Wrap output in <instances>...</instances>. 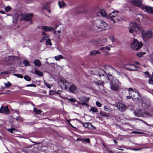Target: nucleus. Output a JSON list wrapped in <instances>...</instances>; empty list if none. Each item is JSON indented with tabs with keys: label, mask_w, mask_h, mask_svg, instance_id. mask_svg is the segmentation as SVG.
Returning a JSON list of instances; mask_svg holds the SVG:
<instances>
[{
	"label": "nucleus",
	"mask_w": 153,
	"mask_h": 153,
	"mask_svg": "<svg viewBox=\"0 0 153 153\" xmlns=\"http://www.w3.org/2000/svg\"><path fill=\"white\" fill-rule=\"evenodd\" d=\"M130 26L131 28L129 29V32L132 33L134 31L138 33H141L142 36L144 40L152 38V31L148 30L145 31L143 30L141 26L136 23L131 22L130 24Z\"/></svg>",
	"instance_id": "f257e3e1"
},
{
	"label": "nucleus",
	"mask_w": 153,
	"mask_h": 153,
	"mask_svg": "<svg viewBox=\"0 0 153 153\" xmlns=\"http://www.w3.org/2000/svg\"><path fill=\"white\" fill-rule=\"evenodd\" d=\"M33 15L32 13H28L27 14H21L20 15L18 14L15 15L13 17V22L14 23H16L18 19L19 18V16H20V19L21 20H25V21H31V19Z\"/></svg>",
	"instance_id": "f03ea898"
},
{
	"label": "nucleus",
	"mask_w": 153,
	"mask_h": 153,
	"mask_svg": "<svg viewBox=\"0 0 153 153\" xmlns=\"http://www.w3.org/2000/svg\"><path fill=\"white\" fill-rule=\"evenodd\" d=\"M102 20L101 19H97L93 21L90 26V29L99 31L100 25L102 24Z\"/></svg>",
	"instance_id": "7ed1b4c3"
},
{
	"label": "nucleus",
	"mask_w": 153,
	"mask_h": 153,
	"mask_svg": "<svg viewBox=\"0 0 153 153\" xmlns=\"http://www.w3.org/2000/svg\"><path fill=\"white\" fill-rule=\"evenodd\" d=\"M118 13L119 12L118 11H113L110 13L107 17L113 22L114 23L118 22L122 19L121 18L118 16L116 13Z\"/></svg>",
	"instance_id": "20e7f679"
},
{
	"label": "nucleus",
	"mask_w": 153,
	"mask_h": 153,
	"mask_svg": "<svg viewBox=\"0 0 153 153\" xmlns=\"http://www.w3.org/2000/svg\"><path fill=\"white\" fill-rule=\"evenodd\" d=\"M120 83L118 80H116L110 83V88L113 91H117L119 88Z\"/></svg>",
	"instance_id": "39448f33"
},
{
	"label": "nucleus",
	"mask_w": 153,
	"mask_h": 153,
	"mask_svg": "<svg viewBox=\"0 0 153 153\" xmlns=\"http://www.w3.org/2000/svg\"><path fill=\"white\" fill-rule=\"evenodd\" d=\"M142 45L141 42L134 39L131 44V48L135 50H138L142 47Z\"/></svg>",
	"instance_id": "423d86ee"
},
{
	"label": "nucleus",
	"mask_w": 153,
	"mask_h": 153,
	"mask_svg": "<svg viewBox=\"0 0 153 153\" xmlns=\"http://www.w3.org/2000/svg\"><path fill=\"white\" fill-rule=\"evenodd\" d=\"M135 115L138 117H144L146 115L149 116L151 115L150 113H148L144 110H139L134 111Z\"/></svg>",
	"instance_id": "0eeeda50"
},
{
	"label": "nucleus",
	"mask_w": 153,
	"mask_h": 153,
	"mask_svg": "<svg viewBox=\"0 0 153 153\" xmlns=\"http://www.w3.org/2000/svg\"><path fill=\"white\" fill-rule=\"evenodd\" d=\"M141 8L144 10V12L148 13H153V7H149L146 5H142L141 7Z\"/></svg>",
	"instance_id": "6e6552de"
},
{
	"label": "nucleus",
	"mask_w": 153,
	"mask_h": 153,
	"mask_svg": "<svg viewBox=\"0 0 153 153\" xmlns=\"http://www.w3.org/2000/svg\"><path fill=\"white\" fill-rule=\"evenodd\" d=\"M132 98L134 101L138 100L140 101L142 100V98L140 96V94L138 92H134L132 94Z\"/></svg>",
	"instance_id": "1a4fd4ad"
},
{
	"label": "nucleus",
	"mask_w": 153,
	"mask_h": 153,
	"mask_svg": "<svg viewBox=\"0 0 153 153\" xmlns=\"http://www.w3.org/2000/svg\"><path fill=\"white\" fill-rule=\"evenodd\" d=\"M101 23L102 24L100 25L101 26H100V27L99 28V31H104L107 30L108 28L107 24L103 20H102Z\"/></svg>",
	"instance_id": "9d476101"
},
{
	"label": "nucleus",
	"mask_w": 153,
	"mask_h": 153,
	"mask_svg": "<svg viewBox=\"0 0 153 153\" xmlns=\"http://www.w3.org/2000/svg\"><path fill=\"white\" fill-rule=\"evenodd\" d=\"M116 106L118 108L119 111H123L126 109L125 105L123 104L118 103L116 105Z\"/></svg>",
	"instance_id": "9b49d317"
},
{
	"label": "nucleus",
	"mask_w": 153,
	"mask_h": 153,
	"mask_svg": "<svg viewBox=\"0 0 153 153\" xmlns=\"http://www.w3.org/2000/svg\"><path fill=\"white\" fill-rule=\"evenodd\" d=\"M131 3L133 5L140 7L141 8L142 5H144L142 4L141 1L138 0H133L131 1Z\"/></svg>",
	"instance_id": "f8f14e48"
},
{
	"label": "nucleus",
	"mask_w": 153,
	"mask_h": 153,
	"mask_svg": "<svg viewBox=\"0 0 153 153\" xmlns=\"http://www.w3.org/2000/svg\"><path fill=\"white\" fill-rule=\"evenodd\" d=\"M0 113H5L6 114H9V111L7 106L4 107V106H2L0 108Z\"/></svg>",
	"instance_id": "ddd939ff"
},
{
	"label": "nucleus",
	"mask_w": 153,
	"mask_h": 153,
	"mask_svg": "<svg viewBox=\"0 0 153 153\" xmlns=\"http://www.w3.org/2000/svg\"><path fill=\"white\" fill-rule=\"evenodd\" d=\"M150 103V100L148 99H146L143 101L142 105L144 108H146L149 106Z\"/></svg>",
	"instance_id": "4468645a"
},
{
	"label": "nucleus",
	"mask_w": 153,
	"mask_h": 153,
	"mask_svg": "<svg viewBox=\"0 0 153 153\" xmlns=\"http://www.w3.org/2000/svg\"><path fill=\"white\" fill-rule=\"evenodd\" d=\"M128 65L131 67H134V68H126V69L128 70L129 71H135L137 69V68H138V67L137 66L133 64H129V65Z\"/></svg>",
	"instance_id": "2eb2a0df"
},
{
	"label": "nucleus",
	"mask_w": 153,
	"mask_h": 153,
	"mask_svg": "<svg viewBox=\"0 0 153 153\" xmlns=\"http://www.w3.org/2000/svg\"><path fill=\"white\" fill-rule=\"evenodd\" d=\"M42 29L45 31H50L53 30V28L51 27H48L46 26H44L42 27Z\"/></svg>",
	"instance_id": "dca6fc26"
},
{
	"label": "nucleus",
	"mask_w": 153,
	"mask_h": 153,
	"mask_svg": "<svg viewBox=\"0 0 153 153\" xmlns=\"http://www.w3.org/2000/svg\"><path fill=\"white\" fill-rule=\"evenodd\" d=\"M77 8L79 10V13H84L86 11L85 10V8L84 7L83 5H80L78 7H77Z\"/></svg>",
	"instance_id": "f3484780"
},
{
	"label": "nucleus",
	"mask_w": 153,
	"mask_h": 153,
	"mask_svg": "<svg viewBox=\"0 0 153 153\" xmlns=\"http://www.w3.org/2000/svg\"><path fill=\"white\" fill-rule=\"evenodd\" d=\"M58 4L60 8H63L66 6V4L63 1H59L58 2Z\"/></svg>",
	"instance_id": "a211bd4d"
},
{
	"label": "nucleus",
	"mask_w": 153,
	"mask_h": 153,
	"mask_svg": "<svg viewBox=\"0 0 153 153\" xmlns=\"http://www.w3.org/2000/svg\"><path fill=\"white\" fill-rule=\"evenodd\" d=\"M79 99L81 102H88L89 100V98L85 97H79Z\"/></svg>",
	"instance_id": "6ab92c4d"
},
{
	"label": "nucleus",
	"mask_w": 153,
	"mask_h": 153,
	"mask_svg": "<svg viewBox=\"0 0 153 153\" xmlns=\"http://www.w3.org/2000/svg\"><path fill=\"white\" fill-rule=\"evenodd\" d=\"M42 9L43 10H46L48 11L50 13L51 12V10L50 9V5L48 4H46L44 5L42 7Z\"/></svg>",
	"instance_id": "aec40b11"
},
{
	"label": "nucleus",
	"mask_w": 153,
	"mask_h": 153,
	"mask_svg": "<svg viewBox=\"0 0 153 153\" xmlns=\"http://www.w3.org/2000/svg\"><path fill=\"white\" fill-rule=\"evenodd\" d=\"M105 70H107L108 68H111L114 71H115L118 74H120V72L118 71L117 70L113 68L111 66H110L109 65H105Z\"/></svg>",
	"instance_id": "412c9836"
},
{
	"label": "nucleus",
	"mask_w": 153,
	"mask_h": 153,
	"mask_svg": "<svg viewBox=\"0 0 153 153\" xmlns=\"http://www.w3.org/2000/svg\"><path fill=\"white\" fill-rule=\"evenodd\" d=\"M101 52L100 51H97L96 50H94L91 51L90 52V55L91 56L96 55L97 54H100Z\"/></svg>",
	"instance_id": "4be33fe9"
},
{
	"label": "nucleus",
	"mask_w": 153,
	"mask_h": 153,
	"mask_svg": "<svg viewBox=\"0 0 153 153\" xmlns=\"http://www.w3.org/2000/svg\"><path fill=\"white\" fill-rule=\"evenodd\" d=\"M34 63L35 66L38 67H40L42 65L40 61L38 59L34 60Z\"/></svg>",
	"instance_id": "5701e85b"
},
{
	"label": "nucleus",
	"mask_w": 153,
	"mask_h": 153,
	"mask_svg": "<svg viewBox=\"0 0 153 153\" xmlns=\"http://www.w3.org/2000/svg\"><path fill=\"white\" fill-rule=\"evenodd\" d=\"M107 42V39L106 38H103L102 39H99L98 40V44H103Z\"/></svg>",
	"instance_id": "b1692460"
},
{
	"label": "nucleus",
	"mask_w": 153,
	"mask_h": 153,
	"mask_svg": "<svg viewBox=\"0 0 153 153\" xmlns=\"http://www.w3.org/2000/svg\"><path fill=\"white\" fill-rule=\"evenodd\" d=\"M98 74L100 76H104L105 74H106V72L103 70L100 69L98 70Z\"/></svg>",
	"instance_id": "393cba45"
},
{
	"label": "nucleus",
	"mask_w": 153,
	"mask_h": 153,
	"mask_svg": "<svg viewBox=\"0 0 153 153\" xmlns=\"http://www.w3.org/2000/svg\"><path fill=\"white\" fill-rule=\"evenodd\" d=\"M128 91H129V95H130V94H132L134 93V92L138 93V91L135 89H133L132 88H128Z\"/></svg>",
	"instance_id": "a878e982"
},
{
	"label": "nucleus",
	"mask_w": 153,
	"mask_h": 153,
	"mask_svg": "<svg viewBox=\"0 0 153 153\" xmlns=\"http://www.w3.org/2000/svg\"><path fill=\"white\" fill-rule=\"evenodd\" d=\"M100 13L101 15L104 17H105L107 16V13L105 10L103 9H100Z\"/></svg>",
	"instance_id": "bb28decb"
},
{
	"label": "nucleus",
	"mask_w": 153,
	"mask_h": 153,
	"mask_svg": "<svg viewBox=\"0 0 153 153\" xmlns=\"http://www.w3.org/2000/svg\"><path fill=\"white\" fill-rule=\"evenodd\" d=\"M76 89L75 86L74 85H72L69 88V90L72 93H74Z\"/></svg>",
	"instance_id": "cd10ccee"
},
{
	"label": "nucleus",
	"mask_w": 153,
	"mask_h": 153,
	"mask_svg": "<svg viewBox=\"0 0 153 153\" xmlns=\"http://www.w3.org/2000/svg\"><path fill=\"white\" fill-rule=\"evenodd\" d=\"M33 111L36 114H42V111L40 110L36 109L35 107L34 108Z\"/></svg>",
	"instance_id": "c85d7f7f"
},
{
	"label": "nucleus",
	"mask_w": 153,
	"mask_h": 153,
	"mask_svg": "<svg viewBox=\"0 0 153 153\" xmlns=\"http://www.w3.org/2000/svg\"><path fill=\"white\" fill-rule=\"evenodd\" d=\"M100 114L103 117H108L109 116V114H108L103 111H100Z\"/></svg>",
	"instance_id": "c756f323"
},
{
	"label": "nucleus",
	"mask_w": 153,
	"mask_h": 153,
	"mask_svg": "<svg viewBox=\"0 0 153 153\" xmlns=\"http://www.w3.org/2000/svg\"><path fill=\"white\" fill-rule=\"evenodd\" d=\"M54 58L56 60L58 61L60 60L61 59H63V57L62 55H60L55 56Z\"/></svg>",
	"instance_id": "7c9ffc66"
},
{
	"label": "nucleus",
	"mask_w": 153,
	"mask_h": 153,
	"mask_svg": "<svg viewBox=\"0 0 153 153\" xmlns=\"http://www.w3.org/2000/svg\"><path fill=\"white\" fill-rule=\"evenodd\" d=\"M34 72L36 74L40 76H41L43 75V74L42 72L38 70H35Z\"/></svg>",
	"instance_id": "2f4dec72"
},
{
	"label": "nucleus",
	"mask_w": 153,
	"mask_h": 153,
	"mask_svg": "<svg viewBox=\"0 0 153 153\" xmlns=\"http://www.w3.org/2000/svg\"><path fill=\"white\" fill-rule=\"evenodd\" d=\"M146 54L145 52H139L137 53V55L139 57H142L143 55Z\"/></svg>",
	"instance_id": "473e14b6"
},
{
	"label": "nucleus",
	"mask_w": 153,
	"mask_h": 153,
	"mask_svg": "<svg viewBox=\"0 0 153 153\" xmlns=\"http://www.w3.org/2000/svg\"><path fill=\"white\" fill-rule=\"evenodd\" d=\"M46 44L47 45L51 46L52 45V44L51 42V39H48L46 41Z\"/></svg>",
	"instance_id": "72a5a7b5"
},
{
	"label": "nucleus",
	"mask_w": 153,
	"mask_h": 153,
	"mask_svg": "<svg viewBox=\"0 0 153 153\" xmlns=\"http://www.w3.org/2000/svg\"><path fill=\"white\" fill-rule=\"evenodd\" d=\"M48 38V36H44L42 38L40 39L39 42H42L46 40L47 38Z\"/></svg>",
	"instance_id": "f704fd0d"
},
{
	"label": "nucleus",
	"mask_w": 153,
	"mask_h": 153,
	"mask_svg": "<svg viewBox=\"0 0 153 153\" xmlns=\"http://www.w3.org/2000/svg\"><path fill=\"white\" fill-rule=\"evenodd\" d=\"M45 85L48 88H51L53 86V85L52 84H50L47 83V82L44 81V82Z\"/></svg>",
	"instance_id": "c9c22d12"
},
{
	"label": "nucleus",
	"mask_w": 153,
	"mask_h": 153,
	"mask_svg": "<svg viewBox=\"0 0 153 153\" xmlns=\"http://www.w3.org/2000/svg\"><path fill=\"white\" fill-rule=\"evenodd\" d=\"M97 111V109L96 108L94 107L91 108L90 110V111H92L93 112H96Z\"/></svg>",
	"instance_id": "e433bc0d"
},
{
	"label": "nucleus",
	"mask_w": 153,
	"mask_h": 153,
	"mask_svg": "<svg viewBox=\"0 0 153 153\" xmlns=\"http://www.w3.org/2000/svg\"><path fill=\"white\" fill-rule=\"evenodd\" d=\"M23 63L25 66H29L30 65L29 62L26 60H24Z\"/></svg>",
	"instance_id": "4c0bfd02"
},
{
	"label": "nucleus",
	"mask_w": 153,
	"mask_h": 153,
	"mask_svg": "<svg viewBox=\"0 0 153 153\" xmlns=\"http://www.w3.org/2000/svg\"><path fill=\"white\" fill-rule=\"evenodd\" d=\"M24 78L25 80L28 81H30L31 79V78L28 76H25Z\"/></svg>",
	"instance_id": "58836bf2"
},
{
	"label": "nucleus",
	"mask_w": 153,
	"mask_h": 153,
	"mask_svg": "<svg viewBox=\"0 0 153 153\" xmlns=\"http://www.w3.org/2000/svg\"><path fill=\"white\" fill-rule=\"evenodd\" d=\"M14 76H16L17 77L20 78H22L23 77V76L22 74H13Z\"/></svg>",
	"instance_id": "ea45409f"
},
{
	"label": "nucleus",
	"mask_w": 153,
	"mask_h": 153,
	"mask_svg": "<svg viewBox=\"0 0 153 153\" xmlns=\"http://www.w3.org/2000/svg\"><path fill=\"white\" fill-rule=\"evenodd\" d=\"M90 42L94 45H95L97 44H98V41H97L95 40L94 39H92L90 41Z\"/></svg>",
	"instance_id": "a19ab883"
},
{
	"label": "nucleus",
	"mask_w": 153,
	"mask_h": 153,
	"mask_svg": "<svg viewBox=\"0 0 153 153\" xmlns=\"http://www.w3.org/2000/svg\"><path fill=\"white\" fill-rule=\"evenodd\" d=\"M88 128L92 129H93L94 128V126L91 124V123L89 122V123H88Z\"/></svg>",
	"instance_id": "79ce46f5"
},
{
	"label": "nucleus",
	"mask_w": 153,
	"mask_h": 153,
	"mask_svg": "<svg viewBox=\"0 0 153 153\" xmlns=\"http://www.w3.org/2000/svg\"><path fill=\"white\" fill-rule=\"evenodd\" d=\"M104 109L105 111H110V108L108 106L105 105L104 106Z\"/></svg>",
	"instance_id": "37998d69"
},
{
	"label": "nucleus",
	"mask_w": 153,
	"mask_h": 153,
	"mask_svg": "<svg viewBox=\"0 0 153 153\" xmlns=\"http://www.w3.org/2000/svg\"><path fill=\"white\" fill-rule=\"evenodd\" d=\"M16 130L14 128H8L7 129V131L11 133H13V131H15Z\"/></svg>",
	"instance_id": "c03bdc74"
},
{
	"label": "nucleus",
	"mask_w": 153,
	"mask_h": 153,
	"mask_svg": "<svg viewBox=\"0 0 153 153\" xmlns=\"http://www.w3.org/2000/svg\"><path fill=\"white\" fill-rule=\"evenodd\" d=\"M4 85L8 88L9 86L11 85V84L9 82H7V83H5Z\"/></svg>",
	"instance_id": "a18cd8bd"
},
{
	"label": "nucleus",
	"mask_w": 153,
	"mask_h": 153,
	"mask_svg": "<svg viewBox=\"0 0 153 153\" xmlns=\"http://www.w3.org/2000/svg\"><path fill=\"white\" fill-rule=\"evenodd\" d=\"M83 125V126L85 127L88 128V123H89V122H87L85 123H81Z\"/></svg>",
	"instance_id": "49530a36"
},
{
	"label": "nucleus",
	"mask_w": 153,
	"mask_h": 153,
	"mask_svg": "<svg viewBox=\"0 0 153 153\" xmlns=\"http://www.w3.org/2000/svg\"><path fill=\"white\" fill-rule=\"evenodd\" d=\"M68 100L71 102H76V100L74 98H69L68 99Z\"/></svg>",
	"instance_id": "de8ad7c7"
},
{
	"label": "nucleus",
	"mask_w": 153,
	"mask_h": 153,
	"mask_svg": "<svg viewBox=\"0 0 153 153\" xmlns=\"http://www.w3.org/2000/svg\"><path fill=\"white\" fill-rule=\"evenodd\" d=\"M11 9V8L10 6H7L5 8V10L6 12H8Z\"/></svg>",
	"instance_id": "09e8293b"
},
{
	"label": "nucleus",
	"mask_w": 153,
	"mask_h": 153,
	"mask_svg": "<svg viewBox=\"0 0 153 153\" xmlns=\"http://www.w3.org/2000/svg\"><path fill=\"white\" fill-rule=\"evenodd\" d=\"M9 74V72L5 71H4V72H1V74L3 75H6V74Z\"/></svg>",
	"instance_id": "8fccbe9b"
},
{
	"label": "nucleus",
	"mask_w": 153,
	"mask_h": 153,
	"mask_svg": "<svg viewBox=\"0 0 153 153\" xmlns=\"http://www.w3.org/2000/svg\"><path fill=\"white\" fill-rule=\"evenodd\" d=\"M109 38L111 42H114V37L113 36H109Z\"/></svg>",
	"instance_id": "3c124183"
},
{
	"label": "nucleus",
	"mask_w": 153,
	"mask_h": 153,
	"mask_svg": "<svg viewBox=\"0 0 153 153\" xmlns=\"http://www.w3.org/2000/svg\"><path fill=\"white\" fill-rule=\"evenodd\" d=\"M27 87H36V85L33 84H28L26 85Z\"/></svg>",
	"instance_id": "603ef678"
},
{
	"label": "nucleus",
	"mask_w": 153,
	"mask_h": 153,
	"mask_svg": "<svg viewBox=\"0 0 153 153\" xmlns=\"http://www.w3.org/2000/svg\"><path fill=\"white\" fill-rule=\"evenodd\" d=\"M83 140L87 143H89L90 142V139L88 138L83 139Z\"/></svg>",
	"instance_id": "864d4df0"
},
{
	"label": "nucleus",
	"mask_w": 153,
	"mask_h": 153,
	"mask_svg": "<svg viewBox=\"0 0 153 153\" xmlns=\"http://www.w3.org/2000/svg\"><path fill=\"white\" fill-rule=\"evenodd\" d=\"M86 102H79V103L80 104H81L82 105H87V106H88V107L89 105H88L86 103Z\"/></svg>",
	"instance_id": "5fc2aeb1"
},
{
	"label": "nucleus",
	"mask_w": 153,
	"mask_h": 153,
	"mask_svg": "<svg viewBox=\"0 0 153 153\" xmlns=\"http://www.w3.org/2000/svg\"><path fill=\"white\" fill-rule=\"evenodd\" d=\"M55 93V91L53 90H51L49 92V94L50 95H53Z\"/></svg>",
	"instance_id": "6e6d98bb"
},
{
	"label": "nucleus",
	"mask_w": 153,
	"mask_h": 153,
	"mask_svg": "<svg viewBox=\"0 0 153 153\" xmlns=\"http://www.w3.org/2000/svg\"><path fill=\"white\" fill-rule=\"evenodd\" d=\"M96 104L97 106L99 107H100L102 105L101 103L100 102L98 101L96 102Z\"/></svg>",
	"instance_id": "4d7b16f0"
},
{
	"label": "nucleus",
	"mask_w": 153,
	"mask_h": 153,
	"mask_svg": "<svg viewBox=\"0 0 153 153\" xmlns=\"http://www.w3.org/2000/svg\"><path fill=\"white\" fill-rule=\"evenodd\" d=\"M62 82L64 85H67V84H68V83L67 82V81L66 80H62Z\"/></svg>",
	"instance_id": "13d9d810"
},
{
	"label": "nucleus",
	"mask_w": 153,
	"mask_h": 153,
	"mask_svg": "<svg viewBox=\"0 0 153 153\" xmlns=\"http://www.w3.org/2000/svg\"><path fill=\"white\" fill-rule=\"evenodd\" d=\"M9 70L10 71L13 72H14L15 71V69L14 68H10Z\"/></svg>",
	"instance_id": "bf43d9fd"
},
{
	"label": "nucleus",
	"mask_w": 153,
	"mask_h": 153,
	"mask_svg": "<svg viewBox=\"0 0 153 153\" xmlns=\"http://www.w3.org/2000/svg\"><path fill=\"white\" fill-rule=\"evenodd\" d=\"M149 83L152 85L153 84V81L151 79H150L148 81Z\"/></svg>",
	"instance_id": "052dcab7"
},
{
	"label": "nucleus",
	"mask_w": 153,
	"mask_h": 153,
	"mask_svg": "<svg viewBox=\"0 0 153 153\" xmlns=\"http://www.w3.org/2000/svg\"><path fill=\"white\" fill-rule=\"evenodd\" d=\"M132 133L138 134H142L143 133L142 132H140L133 131L132 132Z\"/></svg>",
	"instance_id": "680f3d73"
},
{
	"label": "nucleus",
	"mask_w": 153,
	"mask_h": 153,
	"mask_svg": "<svg viewBox=\"0 0 153 153\" xmlns=\"http://www.w3.org/2000/svg\"><path fill=\"white\" fill-rule=\"evenodd\" d=\"M99 50L103 51L106 50L105 47L101 48Z\"/></svg>",
	"instance_id": "e2e57ef3"
},
{
	"label": "nucleus",
	"mask_w": 153,
	"mask_h": 153,
	"mask_svg": "<svg viewBox=\"0 0 153 153\" xmlns=\"http://www.w3.org/2000/svg\"><path fill=\"white\" fill-rule=\"evenodd\" d=\"M105 49L108 50H110V45H108V46L105 47Z\"/></svg>",
	"instance_id": "0e129e2a"
},
{
	"label": "nucleus",
	"mask_w": 153,
	"mask_h": 153,
	"mask_svg": "<svg viewBox=\"0 0 153 153\" xmlns=\"http://www.w3.org/2000/svg\"><path fill=\"white\" fill-rule=\"evenodd\" d=\"M129 96H127L126 97V99H131L132 98V94H130V95H129Z\"/></svg>",
	"instance_id": "69168bd1"
},
{
	"label": "nucleus",
	"mask_w": 153,
	"mask_h": 153,
	"mask_svg": "<svg viewBox=\"0 0 153 153\" xmlns=\"http://www.w3.org/2000/svg\"><path fill=\"white\" fill-rule=\"evenodd\" d=\"M42 35L44 36H47L46 33L44 31H42Z\"/></svg>",
	"instance_id": "338daca9"
},
{
	"label": "nucleus",
	"mask_w": 153,
	"mask_h": 153,
	"mask_svg": "<svg viewBox=\"0 0 153 153\" xmlns=\"http://www.w3.org/2000/svg\"><path fill=\"white\" fill-rule=\"evenodd\" d=\"M61 91L60 90H58L57 92V94H60L61 93Z\"/></svg>",
	"instance_id": "774afa93"
}]
</instances>
